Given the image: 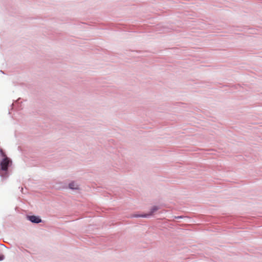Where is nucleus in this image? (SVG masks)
Listing matches in <instances>:
<instances>
[{"mask_svg": "<svg viewBox=\"0 0 262 262\" xmlns=\"http://www.w3.org/2000/svg\"><path fill=\"white\" fill-rule=\"evenodd\" d=\"M0 155L3 158L1 162V169L3 171H7L9 165L11 163L10 159L6 156L2 149H0Z\"/></svg>", "mask_w": 262, "mask_h": 262, "instance_id": "obj_1", "label": "nucleus"}, {"mask_svg": "<svg viewBox=\"0 0 262 262\" xmlns=\"http://www.w3.org/2000/svg\"><path fill=\"white\" fill-rule=\"evenodd\" d=\"M69 188L72 189H78V185L74 182H71L69 185Z\"/></svg>", "mask_w": 262, "mask_h": 262, "instance_id": "obj_4", "label": "nucleus"}, {"mask_svg": "<svg viewBox=\"0 0 262 262\" xmlns=\"http://www.w3.org/2000/svg\"><path fill=\"white\" fill-rule=\"evenodd\" d=\"M158 209H159V208L157 206H154L151 208V212L149 214H145L141 215H135L134 216H135V217H147V216H149L151 215L154 212H155V211H156Z\"/></svg>", "mask_w": 262, "mask_h": 262, "instance_id": "obj_3", "label": "nucleus"}, {"mask_svg": "<svg viewBox=\"0 0 262 262\" xmlns=\"http://www.w3.org/2000/svg\"><path fill=\"white\" fill-rule=\"evenodd\" d=\"M4 258V255H0V260H3Z\"/></svg>", "mask_w": 262, "mask_h": 262, "instance_id": "obj_5", "label": "nucleus"}, {"mask_svg": "<svg viewBox=\"0 0 262 262\" xmlns=\"http://www.w3.org/2000/svg\"><path fill=\"white\" fill-rule=\"evenodd\" d=\"M28 218L32 223H39L41 222V219L39 217L35 215L28 216Z\"/></svg>", "mask_w": 262, "mask_h": 262, "instance_id": "obj_2", "label": "nucleus"}]
</instances>
